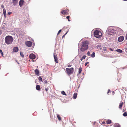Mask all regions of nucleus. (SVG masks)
<instances>
[{
  "label": "nucleus",
  "instance_id": "obj_1",
  "mask_svg": "<svg viewBox=\"0 0 127 127\" xmlns=\"http://www.w3.org/2000/svg\"><path fill=\"white\" fill-rule=\"evenodd\" d=\"M79 42L78 45V50L79 51V48L80 47V50L82 52H83L87 50L88 48V41H85L82 42L81 45Z\"/></svg>",
  "mask_w": 127,
  "mask_h": 127
},
{
  "label": "nucleus",
  "instance_id": "obj_2",
  "mask_svg": "<svg viewBox=\"0 0 127 127\" xmlns=\"http://www.w3.org/2000/svg\"><path fill=\"white\" fill-rule=\"evenodd\" d=\"M13 39L11 36L8 35L5 37V43L7 45L11 44L13 42Z\"/></svg>",
  "mask_w": 127,
  "mask_h": 127
},
{
  "label": "nucleus",
  "instance_id": "obj_3",
  "mask_svg": "<svg viewBox=\"0 0 127 127\" xmlns=\"http://www.w3.org/2000/svg\"><path fill=\"white\" fill-rule=\"evenodd\" d=\"M108 33L110 35H113L116 33L115 31L113 29L112 27H109L108 28Z\"/></svg>",
  "mask_w": 127,
  "mask_h": 127
},
{
  "label": "nucleus",
  "instance_id": "obj_4",
  "mask_svg": "<svg viewBox=\"0 0 127 127\" xmlns=\"http://www.w3.org/2000/svg\"><path fill=\"white\" fill-rule=\"evenodd\" d=\"M94 35L96 38H99L102 36V33L99 31L96 30L94 32Z\"/></svg>",
  "mask_w": 127,
  "mask_h": 127
},
{
  "label": "nucleus",
  "instance_id": "obj_5",
  "mask_svg": "<svg viewBox=\"0 0 127 127\" xmlns=\"http://www.w3.org/2000/svg\"><path fill=\"white\" fill-rule=\"evenodd\" d=\"M67 74H71L73 71V68L71 67L70 68H66V69Z\"/></svg>",
  "mask_w": 127,
  "mask_h": 127
},
{
  "label": "nucleus",
  "instance_id": "obj_6",
  "mask_svg": "<svg viewBox=\"0 0 127 127\" xmlns=\"http://www.w3.org/2000/svg\"><path fill=\"white\" fill-rule=\"evenodd\" d=\"M26 45L28 47H30L31 46L32 44V42L30 41H26L25 42Z\"/></svg>",
  "mask_w": 127,
  "mask_h": 127
},
{
  "label": "nucleus",
  "instance_id": "obj_7",
  "mask_svg": "<svg viewBox=\"0 0 127 127\" xmlns=\"http://www.w3.org/2000/svg\"><path fill=\"white\" fill-rule=\"evenodd\" d=\"M30 58L31 59H34L35 58V55L33 54H30L29 56Z\"/></svg>",
  "mask_w": 127,
  "mask_h": 127
},
{
  "label": "nucleus",
  "instance_id": "obj_8",
  "mask_svg": "<svg viewBox=\"0 0 127 127\" xmlns=\"http://www.w3.org/2000/svg\"><path fill=\"white\" fill-rule=\"evenodd\" d=\"M24 2V1L23 0H20L19 1V4L20 6L21 7H22Z\"/></svg>",
  "mask_w": 127,
  "mask_h": 127
},
{
  "label": "nucleus",
  "instance_id": "obj_9",
  "mask_svg": "<svg viewBox=\"0 0 127 127\" xmlns=\"http://www.w3.org/2000/svg\"><path fill=\"white\" fill-rule=\"evenodd\" d=\"M124 39V37L123 36H120L118 38V41L119 42H122Z\"/></svg>",
  "mask_w": 127,
  "mask_h": 127
},
{
  "label": "nucleus",
  "instance_id": "obj_10",
  "mask_svg": "<svg viewBox=\"0 0 127 127\" xmlns=\"http://www.w3.org/2000/svg\"><path fill=\"white\" fill-rule=\"evenodd\" d=\"M54 57L55 60V62L57 63H58V60L57 57V55H55L54 53Z\"/></svg>",
  "mask_w": 127,
  "mask_h": 127
},
{
  "label": "nucleus",
  "instance_id": "obj_11",
  "mask_svg": "<svg viewBox=\"0 0 127 127\" xmlns=\"http://www.w3.org/2000/svg\"><path fill=\"white\" fill-rule=\"evenodd\" d=\"M18 1V0H13L12 2L14 6H15L17 4Z\"/></svg>",
  "mask_w": 127,
  "mask_h": 127
},
{
  "label": "nucleus",
  "instance_id": "obj_12",
  "mask_svg": "<svg viewBox=\"0 0 127 127\" xmlns=\"http://www.w3.org/2000/svg\"><path fill=\"white\" fill-rule=\"evenodd\" d=\"M13 50L14 52H16L18 51V49L17 47H16L13 48Z\"/></svg>",
  "mask_w": 127,
  "mask_h": 127
},
{
  "label": "nucleus",
  "instance_id": "obj_13",
  "mask_svg": "<svg viewBox=\"0 0 127 127\" xmlns=\"http://www.w3.org/2000/svg\"><path fill=\"white\" fill-rule=\"evenodd\" d=\"M68 12V10H63L61 12V13L62 14H65Z\"/></svg>",
  "mask_w": 127,
  "mask_h": 127
},
{
  "label": "nucleus",
  "instance_id": "obj_14",
  "mask_svg": "<svg viewBox=\"0 0 127 127\" xmlns=\"http://www.w3.org/2000/svg\"><path fill=\"white\" fill-rule=\"evenodd\" d=\"M36 89L37 90L40 91V86L39 85H37L36 86Z\"/></svg>",
  "mask_w": 127,
  "mask_h": 127
},
{
  "label": "nucleus",
  "instance_id": "obj_15",
  "mask_svg": "<svg viewBox=\"0 0 127 127\" xmlns=\"http://www.w3.org/2000/svg\"><path fill=\"white\" fill-rule=\"evenodd\" d=\"M34 71L35 73V74L36 75H38L39 74V71L37 69H36Z\"/></svg>",
  "mask_w": 127,
  "mask_h": 127
},
{
  "label": "nucleus",
  "instance_id": "obj_16",
  "mask_svg": "<svg viewBox=\"0 0 127 127\" xmlns=\"http://www.w3.org/2000/svg\"><path fill=\"white\" fill-rule=\"evenodd\" d=\"M3 13L4 16L6 15V11L5 9L4 8L3 10Z\"/></svg>",
  "mask_w": 127,
  "mask_h": 127
},
{
  "label": "nucleus",
  "instance_id": "obj_17",
  "mask_svg": "<svg viewBox=\"0 0 127 127\" xmlns=\"http://www.w3.org/2000/svg\"><path fill=\"white\" fill-rule=\"evenodd\" d=\"M123 102L121 103L120 104L119 106V108L120 109H121L123 105Z\"/></svg>",
  "mask_w": 127,
  "mask_h": 127
},
{
  "label": "nucleus",
  "instance_id": "obj_18",
  "mask_svg": "<svg viewBox=\"0 0 127 127\" xmlns=\"http://www.w3.org/2000/svg\"><path fill=\"white\" fill-rule=\"evenodd\" d=\"M116 51L120 53H122L123 52V51L122 50L120 49H117Z\"/></svg>",
  "mask_w": 127,
  "mask_h": 127
},
{
  "label": "nucleus",
  "instance_id": "obj_19",
  "mask_svg": "<svg viewBox=\"0 0 127 127\" xmlns=\"http://www.w3.org/2000/svg\"><path fill=\"white\" fill-rule=\"evenodd\" d=\"M77 94L76 93H75L73 95V98L74 99H75L77 97Z\"/></svg>",
  "mask_w": 127,
  "mask_h": 127
},
{
  "label": "nucleus",
  "instance_id": "obj_20",
  "mask_svg": "<svg viewBox=\"0 0 127 127\" xmlns=\"http://www.w3.org/2000/svg\"><path fill=\"white\" fill-rule=\"evenodd\" d=\"M82 68L81 67H80L79 68V74H80L81 72L82 71Z\"/></svg>",
  "mask_w": 127,
  "mask_h": 127
},
{
  "label": "nucleus",
  "instance_id": "obj_21",
  "mask_svg": "<svg viewBox=\"0 0 127 127\" xmlns=\"http://www.w3.org/2000/svg\"><path fill=\"white\" fill-rule=\"evenodd\" d=\"M111 122V121L110 120H108L106 122L108 124H110Z\"/></svg>",
  "mask_w": 127,
  "mask_h": 127
},
{
  "label": "nucleus",
  "instance_id": "obj_22",
  "mask_svg": "<svg viewBox=\"0 0 127 127\" xmlns=\"http://www.w3.org/2000/svg\"><path fill=\"white\" fill-rule=\"evenodd\" d=\"M91 56L92 58H94L95 57V53L93 52L91 55Z\"/></svg>",
  "mask_w": 127,
  "mask_h": 127
},
{
  "label": "nucleus",
  "instance_id": "obj_23",
  "mask_svg": "<svg viewBox=\"0 0 127 127\" xmlns=\"http://www.w3.org/2000/svg\"><path fill=\"white\" fill-rule=\"evenodd\" d=\"M115 127H120V126L118 124H116L114 125Z\"/></svg>",
  "mask_w": 127,
  "mask_h": 127
},
{
  "label": "nucleus",
  "instance_id": "obj_24",
  "mask_svg": "<svg viewBox=\"0 0 127 127\" xmlns=\"http://www.w3.org/2000/svg\"><path fill=\"white\" fill-rule=\"evenodd\" d=\"M86 57V56L85 55L81 59V60H81V61H82L83 59L85 58Z\"/></svg>",
  "mask_w": 127,
  "mask_h": 127
},
{
  "label": "nucleus",
  "instance_id": "obj_25",
  "mask_svg": "<svg viewBox=\"0 0 127 127\" xmlns=\"http://www.w3.org/2000/svg\"><path fill=\"white\" fill-rule=\"evenodd\" d=\"M57 118L60 121L61 120V118L60 117V116L59 115H58L57 116Z\"/></svg>",
  "mask_w": 127,
  "mask_h": 127
},
{
  "label": "nucleus",
  "instance_id": "obj_26",
  "mask_svg": "<svg viewBox=\"0 0 127 127\" xmlns=\"http://www.w3.org/2000/svg\"><path fill=\"white\" fill-rule=\"evenodd\" d=\"M20 55L23 58L24 57V55L23 53L22 52H20Z\"/></svg>",
  "mask_w": 127,
  "mask_h": 127
},
{
  "label": "nucleus",
  "instance_id": "obj_27",
  "mask_svg": "<svg viewBox=\"0 0 127 127\" xmlns=\"http://www.w3.org/2000/svg\"><path fill=\"white\" fill-rule=\"evenodd\" d=\"M61 93L63 95H66L64 91H62L61 92Z\"/></svg>",
  "mask_w": 127,
  "mask_h": 127
},
{
  "label": "nucleus",
  "instance_id": "obj_28",
  "mask_svg": "<svg viewBox=\"0 0 127 127\" xmlns=\"http://www.w3.org/2000/svg\"><path fill=\"white\" fill-rule=\"evenodd\" d=\"M123 115L124 116H127V113L126 112H125L123 114Z\"/></svg>",
  "mask_w": 127,
  "mask_h": 127
},
{
  "label": "nucleus",
  "instance_id": "obj_29",
  "mask_svg": "<svg viewBox=\"0 0 127 127\" xmlns=\"http://www.w3.org/2000/svg\"><path fill=\"white\" fill-rule=\"evenodd\" d=\"M0 53L2 55V56L3 57V53L2 52V50H0Z\"/></svg>",
  "mask_w": 127,
  "mask_h": 127
},
{
  "label": "nucleus",
  "instance_id": "obj_30",
  "mask_svg": "<svg viewBox=\"0 0 127 127\" xmlns=\"http://www.w3.org/2000/svg\"><path fill=\"white\" fill-rule=\"evenodd\" d=\"M38 80H39V81H41L42 80V78L40 77L38 78Z\"/></svg>",
  "mask_w": 127,
  "mask_h": 127
},
{
  "label": "nucleus",
  "instance_id": "obj_31",
  "mask_svg": "<svg viewBox=\"0 0 127 127\" xmlns=\"http://www.w3.org/2000/svg\"><path fill=\"white\" fill-rule=\"evenodd\" d=\"M47 83V81L46 80H45L43 82V83L44 84H46Z\"/></svg>",
  "mask_w": 127,
  "mask_h": 127
},
{
  "label": "nucleus",
  "instance_id": "obj_32",
  "mask_svg": "<svg viewBox=\"0 0 127 127\" xmlns=\"http://www.w3.org/2000/svg\"><path fill=\"white\" fill-rule=\"evenodd\" d=\"M62 31L61 30H60L58 32L57 35H58L59 33L61 32Z\"/></svg>",
  "mask_w": 127,
  "mask_h": 127
},
{
  "label": "nucleus",
  "instance_id": "obj_33",
  "mask_svg": "<svg viewBox=\"0 0 127 127\" xmlns=\"http://www.w3.org/2000/svg\"><path fill=\"white\" fill-rule=\"evenodd\" d=\"M49 88V87H48L47 88H45V90L47 92L49 90V88Z\"/></svg>",
  "mask_w": 127,
  "mask_h": 127
},
{
  "label": "nucleus",
  "instance_id": "obj_34",
  "mask_svg": "<svg viewBox=\"0 0 127 127\" xmlns=\"http://www.w3.org/2000/svg\"><path fill=\"white\" fill-rule=\"evenodd\" d=\"M87 54L88 55V56H90V52L89 51L87 53Z\"/></svg>",
  "mask_w": 127,
  "mask_h": 127
},
{
  "label": "nucleus",
  "instance_id": "obj_35",
  "mask_svg": "<svg viewBox=\"0 0 127 127\" xmlns=\"http://www.w3.org/2000/svg\"><path fill=\"white\" fill-rule=\"evenodd\" d=\"M102 50L103 51H106L107 50V49L106 48H103Z\"/></svg>",
  "mask_w": 127,
  "mask_h": 127
},
{
  "label": "nucleus",
  "instance_id": "obj_36",
  "mask_svg": "<svg viewBox=\"0 0 127 127\" xmlns=\"http://www.w3.org/2000/svg\"><path fill=\"white\" fill-rule=\"evenodd\" d=\"M67 32H66V33H65L62 36V38H63L65 36V35L67 33Z\"/></svg>",
  "mask_w": 127,
  "mask_h": 127
},
{
  "label": "nucleus",
  "instance_id": "obj_37",
  "mask_svg": "<svg viewBox=\"0 0 127 127\" xmlns=\"http://www.w3.org/2000/svg\"><path fill=\"white\" fill-rule=\"evenodd\" d=\"M11 12H9L8 14H7V15H10L11 14Z\"/></svg>",
  "mask_w": 127,
  "mask_h": 127
},
{
  "label": "nucleus",
  "instance_id": "obj_38",
  "mask_svg": "<svg viewBox=\"0 0 127 127\" xmlns=\"http://www.w3.org/2000/svg\"><path fill=\"white\" fill-rule=\"evenodd\" d=\"M110 92H111L110 90L109 89L108 92H107V94L109 93Z\"/></svg>",
  "mask_w": 127,
  "mask_h": 127
},
{
  "label": "nucleus",
  "instance_id": "obj_39",
  "mask_svg": "<svg viewBox=\"0 0 127 127\" xmlns=\"http://www.w3.org/2000/svg\"><path fill=\"white\" fill-rule=\"evenodd\" d=\"M67 66L68 67H71V65L70 64H69Z\"/></svg>",
  "mask_w": 127,
  "mask_h": 127
},
{
  "label": "nucleus",
  "instance_id": "obj_40",
  "mask_svg": "<svg viewBox=\"0 0 127 127\" xmlns=\"http://www.w3.org/2000/svg\"><path fill=\"white\" fill-rule=\"evenodd\" d=\"M1 7L2 8H4V6L3 5H1Z\"/></svg>",
  "mask_w": 127,
  "mask_h": 127
},
{
  "label": "nucleus",
  "instance_id": "obj_41",
  "mask_svg": "<svg viewBox=\"0 0 127 127\" xmlns=\"http://www.w3.org/2000/svg\"><path fill=\"white\" fill-rule=\"evenodd\" d=\"M89 63V62H87L85 64V65L86 66L87 65V64Z\"/></svg>",
  "mask_w": 127,
  "mask_h": 127
},
{
  "label": "nucleus",
  "instance_id": "obj_42",
  "mask_svg": "<svg viewBox=\"0 0 127 127\" xmlns=\"http://www.w3.org/2000/svg\"><path fill=\"white\" fill-rule=\"evenodd\" d=\"M69 17H70L69 16H67L66 17L67 19H68Z\"/></svg>",
  "mask_w": 127,
  "mask_h": 127
},
{
  "label": "nucleus",
  "instance_id": "obj_43",
  "mask_svg": "<svg viewBox=\"0 0 127 127\" xmlns=\"http://www.w3.org/2000/svg\"><path fill=\"white\" fill-rule=\"evenodd\" d=\"M2 31L1 30H0V35L1 34Z\"/></svg>",
  "mask_w": 127,
  "mask_h": 127
},
{
  "label": "nucleus",
  "instance_id": "obj_44",
  "mask_svg": "<svg viewBox=\"0 0 127 127\" xmlns=\"http://www.w3.org/2000/svg\"><path fill=\"white\" fill-rule=\"evenodd\" d=\"M126 39L127 40V34L126 35Z\"/></svg>",
  "mask_w": 127,
  "mask_h": 127
},
{
  "label": "nucleus",
  "instance_id": "obj_45",
  "mask_svg": "<svg viewBox=\"0 0 127 127\" xmlns=\"http://www.w3.org/2000/svg\"><path fill=\"white\" fill-rule=\"evenodd\" d=\"M123 112H124L125 111V110L124 109H123Z\"/></svg>",
  "mask_w": 127,
  "mask_h": 127
},
{
  "label": "nucleus",
  "instance_id": "obj_46",
  "mask_svg": "<svg viewBox=\"0 0 127 127\" xmlns=\"http://www.w3.org/2000/svg\"><path fill=\"white\" fill-rule=\"evenodd\" d=\"M105 123V122H102V124H104Z\"/></svg>",
  "mask_w": 127,
  "mask_h": 127
},
{
  "label": "nucleus",
  "instance_id": "obj_47",
  "mask_svg": "<svg viewBox=\"0 0 127 127\" xmlns=\"http://www.w3.org/2000/svg\"><path fill=\"white\" fill-rule=\"evenodd\" d=\"M110 50H111L112 51H113L112 49H111V48H110Z\"/></svg>",
  "mask_w": 127,
  "mask_h": 127
},
{
  "label": "nucleus",
  "instance_id": "obj_48",
  "mask_svg": "<svg viewBox=\"0 0 127 127\" xmlns=\"http://www.w3.org/2000/svg\"><path fill=\"white\" fill-rule=\"evenodd\" d=\"M0 69L1 68V65L0 64Z\"/></svg>",
  "mask_w": 127,
  "mask_h": 127
},
{
  "label": "nucleus",
  "instance_id": "obj_49",
  "mask_svg": "<svg viewBox=\"0 0 127 127\" xmlns=\"http://www.w3.org/2000/svg\"><path fill=\"white\" fill-rule=\"evenodd\" d=\"M68 21H70V20L68 19Z\"/></svg>",
  "mask_w": 127,
  "mask_h": 127
},
{
  "label": "nucleus",
  "instance_id": "obj_50",
  "mask_svg": "<svg viewBox=\"0 0 127 127\" xmlns=\"http://www.w3.org/2000/svg\"><path fill=\"white\" fill-rule=\"evenodd\" d=\"M112 93H114V91H113V92H112Z\"/></svg>",
  "mask_w": 127,
  "mask_h": 127
},
{
  "label": "nucleus",
  "instance_id": "obj_51",
  "mask_svg": "<svg viewBox=\"0 0 127 127\" xmlns=\"http://www.w3.org/2000/svg\"><path fill=\"white\" fill-rule=\"evenodd\" d=\"M121 32H122L123 31V30H121Z\"/></svg>",
  "mask_w": 127,
  "mask_h": 127
},
{
  "label": "nucleus",
  "instance_id": "obj_52",
  "mask_svg": "<svg viewBox=\"0 0 127 127\" xmlns=\"http://www.w3.org/2000/svg\"><path fill=\"white\" fill-rule=\"evenodd\" d=\"M82 79H83L82 78Z\"/></svg>",
  "mask_w": 127,
  "mask_h": 127
},
{
  "label": "nucleus",
  "instance_id": "obj_53",
  "mask_svg": "<svg viewBox=\"0 0 127 127\" xmlns=\"http://www.w3.org/2000/svg\"><path fill=\"white\" fill-rule=\"evenodd\" d=\"M126 44H127V43H126Z\"/></svg>",
  "mask_w": 127,
  "mask_h": 127
}]
</instances>
